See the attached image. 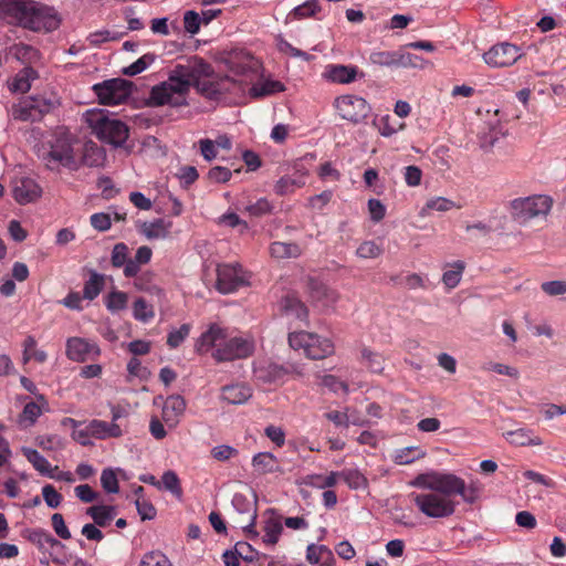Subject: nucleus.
<instances>
[{"mask_svg":"<svg viewBox=\"0 0 566 566\" xmlns=\"http://www.w3.org/2000/svg\"><path fill=\"white\" fill-rule=\"evenodd\" d=\"M411 486L428 490L422 493H410L409 497L418 510L431 518H443L455 512L457 502L451 496L460 495L467 503L479 499L480 490L474 484H465L464 480L452 473L429 471L418 474L409 482Z\"/></svg>","mask_w":566,"mask_h":566,"instance_id":"1","label":"nucleus"},{"mask_svg":"<svg viewBox=\"0 0 566 566\" xmlns=\"http://www.w3.org/2000/svg\"><path fill=\"white\" fill-rule=\"evenodd\" d=\"M195 348L199 354L210 353L218 363L245 359L255 350V338L251 334L230 336L228 329L213 323L196 340Z\"/></svg>","mask_w":566,"mask_h":566,"instance_id":"2","label":"nucleus"},{"mask_svg":"<svg viewBox=\"0 0 566 566\" xmlns=\"http://www.w3.org/2000/svg\"><path fill=\"white\" fill-rule=\"evenodd\" d=\"M76 144V138L67 129L60 128L50 136L45 143L46 147L43 146L39 156L51 170L60 167L77 170L80 160L75 150Z\"/></svg>","mask_w":566,"mask_h":566,"instance_id":"3","label":"nucleus"},{"mask_svg":"<svg viewBox=\"0 0 566 566\" xmlns=\"http://www.w3.org/2000/svg\"><path fill=\"white\" fill-rule=\"evenodd\" d=\"M185 72L182 64H177L170 70L168 78L151 88V103L157 106L170 105L176 107L186 105L190 86Z\"/></svg>","mask_w":566,"mask_h":566,"instance_id":"4","label":"nucleus"},{"mask_svg":"<svg viewBox=\"0 0 566 566\" xmlns=\"http://www.w3.org/2000/svg\"><path fill=\"white\" fill-rule=\"evenodd\" d=\"M84 119L92 133L104 143L119 147L128 138L129 129L127 125L111 116L104 109H88L84 114Z\"/></svg>","mask_w":566,"mask_h":566,"instance_id":"5","label":"nucleus"},{"mask_svg":"<svg viewBox=\"0 0 566 566\" xmlns=\"http://www.w3.org/2000/svg\"><path fill=\"white\" fill-rule=\"evenodd\" d=\"M553 207V199L546 195H533L510 201V213L514 221L526 224L533 219L545 218Z\"/></svg>","mask_w":566,"mask_h":566,"instance_id":"6","label":"nucleus"},{"mask_svg":"<svg viewBox=\"0 0 566 566\" xmlns=\"http://www.w3.org/2000/svg\"><path fill=\"white\" fill-rule=\"evenodd\" d=\"M289 345L294 350H303L310 359H324L335 349L331 339L304 331L290 333Z\"/></svg>","mask_w":566,"mask_h":566,"instance_id":"7","label":"nucleus"},{"mask_svg":"<svg viewBox=\"0 0 566 566\" xmlns=\"http://www.w3.org/2000/svg\"><path fill=\"white\" fill-rule=\"evenodd\" d=\"M333 105L340 118L353 124L363 123L371 112L369 103L355 94L340 95L335 98Z\"/></svg>","mask_w":566,"mask_h":566,"instance_id":"8","label":"nucleus"},{"mask_svg":"<svg viewBox=\"0 0 566 566\" xmlns=\"http://www.w3.org/2000/svg\"><path fill=\"white\" fill-rule=\"evenodd\" d=\"M254 377L264 384H283L289 375L301 377L304 375L302 365H281L272 361L260 363L253 368Z\"/></svg>","mask_w":566,"mask_h":566,"instance_id":"9","label":"nucleus"},{"mask_svg":"<svg viewBox=\"0 0 566 566\" xmlns=\"http://www.w3.org/2000/svg\"><path fill=\"white\" fill-rule=\"evenodd\" d=\"M99 104L119 105L124 103L130 95V84L122 78H112L97 83L93 86Z\"/></svg>","mask_w":566,"mask_h":566,"instance_id":"10","label":"nucleus"},{"mask_svg":"<svg viewBox=\"0 0 566 566\" xmlns=\"http://www.w3.org/2000/svg\"><path fill=\"white\" fill-rule=\"evenodd\" d=\"M248 283V276L240 264H221L218 266L216 287L220 293H232Z\"/></svg>","mask_w":566,"mask_h":566,"instance_id":"11","label":"nucleus"},{"mask_svg":"<svg viewBox=\"0 0 566 566\" xmlns=\"http://www.w3.org/2000/svg\"><path fill=\"white\" fill-rule=\"evenodd\" d=\"M34 3L32 0H0V18L27 29Z\"/></svg>","mask_w":566,"mask_h":566,"instance_id":"12","label":"nucleus"},{"mask_svg":"<svg viewBox=\"0 0 566 566\" xmlns=\"http://www.w3.org/2000/svg\"><path fill=\"white\" fill-rule=\"evenodd\" d=\"M32 11L27 29L35 32H51L59 28L61 19L53 8L35 2Z\"/></svg>","mask_w":566,"mask_h":566,"instance_id":"13","label":"nucleus"},{"mask_svg":"<svg viewBox=\"0 0 566 566\" xmlns=\"http://www.w3.org/2000/svg\"><path fill=\"white\" fill-rule=\"evenodd\" d=\"M521 55V50L516 45L500 43L485 52L483 59L492 67H505L515 63Z\"/></svg>","mask_w":566,"mask_h":566,"instance_id":"14","label":"nucleus"},{"mask_svg":"<svg viewBox=\"0 0 566 566\" xmlns=\"http://www.w3.org/2000/svg\"><path fill=\"white\" fill-rule=\"evenodd\" d=\"M53 106L54 103L45 98H29L14 106L12 115L20 120H36Z\"/></svg>","mask_w":566,"mask_h":566,"instance_id":"15","label":"nucleus"},{"mask_svg":"<svg viewBox=\"0 0 566 566\" xmlns=\"http://www.w3.org/2000/svg\"><path fill=\"white\" fill-rule=\"evenodd\" d=\"M66 357L70 360L83 363L101 354L96 343L82 337H70L66 340Z\"/></svg>","mask_w":566,"mask_h":566,"instance_id":"16","label":"nucleus"},{"mask_svg":"<svg viewBox=\"0 0 566 566\" xmlns=\"http://www.w3.org/2000/svg\"><path fill=\"white\" fill-rule=\"evenodd\" d=\"M323 77L328 82L345 85L355 82L357 77H364V73L359 72L356 65L328 64Z\"/></svg>","mask_w":566,"mask_h":566,"instance_id":"17","label":"nucleus"},{"mask_svg":"<svg viewBox=\"0 0 566 566\" xmlns=\"http://www.w3.org/2000/svg\"><path fill=\"white\" fill-rule=\"evenodd\" d=\"M186 406V400L180 395H171L167 397L163 403V421L169 428H175L184 416Z\"/></svg>","mask_w":566,"mask_h":566,"instance_id":"18","label":"nucleus"},{"mask_svg":"<svg viewBox=\"0 0 566 566\" xmlns=\"http://www.w3.org/2000/svg\"><path fill=\"white\" fill-rule=\"evenodd\" d=\"M45 410H48V401L44 396L39 395L38 401L25 403L22 412L19 415V426L23 429L32 427Z\"/></svg>","mask_w":566,"mask_h":566,"instance_id":"19","label":"nucleus"},{"mask_svg":"<svg viewBox=\"0 0 566 566\" xmlns=\"http://www.w3.org/2000/svg\"><path fill=\"white\" fill-rule=\"evenodd\" d=\"M41 196L40 186L31 178H22L15 181L13 187V197L21 203L25 205L34 201Z\"/></svg>","mask_w":566,"mask_h":566,"instance_id":"20","label":"nucleus"},{"mask_svg":"<svg viewBox=\"0 0 566 566\" xmlns=\"http://www.w3.org/2000/svg\"><path fill=\"white\" fill-rule=\"evenodd\" d=\"M256 63L252 57H245L243 61H237L235 57H232L229 61V67L232 72L233 76H242L243 78L237 80L232 78L233 83H239L240 86H247L254 77Z\"/></svg>","mask_w":566,"mask_h":566,"instance_id":"21","label":"nucleus"},{"mask_svg":"<svg viewBox=\"0 0 566 566\" xmlns=\"http://www.w3.org/2000/svg\"><path fill=\"white\" fill-rule=\"evenodd\" d=\"M280 310L287 317H292L307 325L308 311L294 295H286L280 301Z\"/></svg>","mask_w":566,"mask_h":566,"instance_id":"22","label":"nucleus"},{"mask_svg":"<svg viewBox=\"0 0 566 566\" xmlns=\"http://www.w3.org/2000/svg\"><path fill=\"white\" fill-rule=\"evenodd\" d=\"M263 543L265 545H275L283 532L282 521L272 511H266L263 522Z\"/></svg>","mask_w":566,"mask_h":566,"instance_id":"23","label":"nucleus"},{"mask_svg":"<svg viewBox=\"0 0 566 566\" xmlns=\"http://www.w3.org/2000/svg\"><path fill=\"white\" fill-rule=\"evenodd\" d=\"M232 505L239 513H250V523L243 527L244 532L251 537H258L259 533L255 530L256 510L241 493H235L232 499Z\"/></svg>","mask_w":566,"mask_h":566,"instance_id":"24","label":"nucleus"},{"mask_svg":"<svg viewBox=\"0 0 566 566\" xmlns=\"http://www.w3.org/2000/svg\"><path fill=\"white\" fill-rule=\"evenodd\" d=\"M252 397V389L244 384H233L222 387L221 399L231 405H242Z\"/></svg>","mask_w":566,"mask_h":566,"instance_id":"25","label":"nucleus"},{"mask_svg":"<svg viewBox=\"0 0 566 566\" xmlns=\"http://www.w3.org/2000/svg\"><path fill=\"white\" fill-rule=\"evenodd\" d=\"M172 228L170 220L159 218L154 221L144 222L140 232L149 240L166 239Z\"/></svg>","mask_w":566,"mask_h":566,"instance_id":"26","label":"nucleus"},{"mask_svg":"<svg viewBox=\"0 0 566 566\" xmlns=\"http://www.w3.org/2000/svg\"><path fill=\"white\" fill-rule=\"evenodd\" d=\"M29 539L39 548L50 551L51 554L64 548V545L43 528L33 530Z\"/></svg>","mask_w":566,"mask_h":566,"instance_id":"27","label":"nucleus"},{"mask_svg":"<svg viewBox=\"0 0 566 566\" xmlns=\"http://www.w3.org/2000/svg\"><path fill=\"white\" fill-rule=\"evenodd\" d=\"M504 438L514 446H542L543 441L538 436H535L532 430L520 428L513 431L503 433Z\"/></svg>","mask_w":566,"mask_h":566,"instance_id":"28","label":"nucleus"},{"mask_svg":"<svg viewBox=\"0 0 566 566\" xmlns=\"http://www.w3.org/2000/svg\"><path fill=\"white\" fill-rule=\"evenodd\" d=\"M229 77L220 81L214 82L211 80V77H206L205 80L197 81L196 83L191 84V86H195L196 90L203 96L209 98H216L218 95L222 94L226 91H230V87L228 86Z\"/></svg>","mask_w":566,"mask_h":566,"instance_id":"29","label":"nucleus"},{"mask_svg":"<svg viewBox=\"0 0 566 566\" xmlns=\"http://www.w3.org/2000/svg\"><path fill=\"white\" fill-rule=\"evenodd\" d=\"M90 430L91 433H93V438L101 440L119 438L123 434V430L119 424L96 419L90 421Z\"/></svg>","mask_w":566,"mask_h":566,"instance_id":"30","label":"nucleus"},{"mask_svg":"<svg viewBox=\"0 0 566 566\" xmlns=\"http://www.w3.org/2000/svg\"><path fill=\"white\" fill-rule=\"evenodd\" d=\"M184 69L186 70V80L190 87L191 84L197 81H201L213 75L212 66L202 59H196L191 65H184Z\"/></svg>","mask_w":566,"mask_h":566,"instance_id":"31","label":"nucleus"},{"mask_svg":"<svg viewBox=\"0 0 566 566\" xmlns=\"http://www.w3.org/2000/svg\"><path fill=\"white\" fill-rule=\"evenodd\" d=\"M252 465L259 474L280 472V462L271 452H260L252 458Z\"/></svg>","mask_w":566,"mask_h":566,"instance_id":"32","label":"nucleus"},{"mask_svg":"<svg viewBox=\"0 0 566 566\" xmlns=\"http://www.w3.org/2000/svg\"><path fill=\"white\" fill-rule=\"evenodd\" d=\"M106 158L105 151L102 147L93 142L84 145L83 155L80 160V166L86 165L88 167H99L104 164Z\"/></svg>","mask_w":566,"mask_h":566,"instance_id":"33","label":"nucleus"},{"mask_svg":"<svg viewBox=\"0 0 566 566\" xmlns=\"http://www.w3.org/2000/svg\"><path fill=\"white\" fill-rule=\"evenodd\" d=\"M86 514L91 516L97 526L105 527L116 516L115 506L112 505H93L86 510Z\"/></svg>","mask_w":566,"mask_h":566,"instance_id":"34","label":"nucleus"},{"mask_svg":"<svg viewBox=\"0 0 566 566\" xmlns=\"http://www.w3.org/2000/svg\"><path fill=\"white\" fill-rule=\"evenodd\" d=\"M270 253L275 259H295L301 256L302 248L294 242L275 241L270 245Z\"/></svg>","mask_w":566,"mask_h":566,"instance_id":"35","label":"nucleus"},{"mask_svg":"<svg viewBox=\"0 0 566 566\" xmlns=\"http://www.w3.org/2000/svg\"><path fill=\"white\" fill-rule=\"evenodd\" d=\"M21 452L40 474L45 476L50 474L53 467L38 450L23 447Z\"/></svg>","mask_w":566,"mask_h":566,"instance_id":"36","label":"nucleus"},{"mask_svg":"<svg viewBox=\"0 0 566 566\" xmlns=\"http://www.w3.org/2000/svg\"><path fill=\"white\" fill-rule=\"evenodd\" d=\"M460 206H458L454 201L444 198V197H434L429 199L426 205L421 208L419 214L420 217H428L431 211H438V212H447L451 209H459Z\"/></svg>","mask_w":566,"mask_h":566,"instance_id":"37","label":"nucleus"},{"mask_svg":"<svg viewBox=\"0 0 566 566\" xmlns=\"http://www.w3.org/2000/svg\"><path fill=\"white\" fill-rule=\"evenodd\" d=\"M104 285V275L97 273L96 271H92L90 279L84 283L83 298L87 301L95 300L103 291Z\"/></svg>","mask_w":566,"mask_h":566,"instance_id":"38","label":"nucleus"},{"mask_svg":"<svg viewBox=\"0 0 566 566\" xmlns=\"http://www.w3.org/2000/svg\"><path fill=\"white\" fill-rule=\"evenodd\" d=\"M36 78V72L32 67L21 70L10 84L13 92L25 93L31 87V82Z\"/></svg>","mask_w":566,"mask_h":566,"instance_id":"39","label":"nucleus"},{"mask_svg":"<svg viewBox=\"0 0 566 566\" xmlns=\"http://www.w3.org/2000/svg\"><path fill=\"white\" fill-rule=\"evenodd\" d=\"M426 457V451L419 447H406L396 450L394 454V462L399 465L410 464L419 459Z\"/></svg>","mask_w":566,"mask_h":566,"instance_id":"40","label":"nucleus"},{"mask_svg":"<svg viewBox=\"0 0 566 566\" xmlns=\"http://www.w3.org/2000/svg\"><path fill=\"white\" fill-rule=\"evenodd\" d=\"M449 266L450 269L443 272L442 282L447 289L452 290L459 285L465 264L462 261H455Z\"/></svg>","mask_w":566,"mask_h":566,"instance_id":"41","label":"nucleus"},{"mask_svg":"<svg viewBox=\"0 0 566 566\" xmlns=\"http://www.w3.org/2000/svg\"><path fill=\"white\" fill-rule=\"evenodd\" d=\"M339 479L344 480V482L354 490L365 489L368 485L367 479L364 474L357 469H346L338 472Z\"/></svg>","mask_w":566,"mask_h":566,"instance_id":"42","label":"nucleus"},{"mask_svg":"<svg viewBox=\"0 0 566 566\" xmlns=\"http://www.w3.org/2000/svg\"><path fill=\"white\" fill-rule=\"evenodd\" d=\"M306 559L313 565H319L326 559L333 560V552L325 545L310 544L306 548Z\"/></svg>","mask_w":566,"mask_h":566,"instance_id":"43","label":"nucleus"},{"mask_svg":"<svg viewBox=\"0 0 566 566\" xmlns=\"http://www.w3.org/2000/svg\"><path fill=\"white\" fill-rule=\"evenodd\" d=\"M349 408H346L345 411H329L325 415V417L332 421L336 427L347 428L349 424L354 426H363L365 421L361 418H350L348 413Z\"/></svg>","mask_w":566,"mask_h":566,"instance_id":"44","label":"nucleus"},{"mask_svg":"<svg viewBox=\"0 0 566 566\" xmlns=\"http://www.w3.org/2000/svg\"><path fill=\"white\" fill-rule=\"evenodd\" d=\"M284 91V85L280 81L266 80L250 88V94L253 97L268 96L274 93Z\"/></svg>","mask_w":566,"mask_h":566,"instance_id":"45","label":"nucleus"},{"mask_svg":"<svg viewBox=\"0 0 566 566\" xmlns=\"http://www.w3.org/2000/svg\"><path fill=\"white\" fill-rule=\"evenodd\" d=\"M12 54L23 63H33L39 60L40 53L31 45L19 43L11 48Z\"/></svg>","mask_w":566,"mask_h":566,"instance_id":"46","label":"nucleus"},{"mask_svg":"<svg viewBox=\"0 0 566 566\" xmlns=\"http://www.w3.org/2000/svg\"><path fill=\"white\" fill-rule=\"evenodd\" d=\"M36 444L45 451H57L65 447V440L59 434H44L35 439Z\"/></svg>","mask_w":566,"mask_h":566,"instance_id":"47","label":"nucleus"},{"mask_svg":"<svg viewBox=\"0 0 566 566\" xmlns=\"http://www.w3.org/2000/svg\"><path fill=\"white\" fill-rule=\"evenodd\" d=\"M398 53L392 51H376L370 53L369 61L378 66H397Z\"/></svg>","mask_w":566,"mask_h":566,"instance_id":"48","label":"nucleus"},{"mask_svg":"<svg viewBox=\"0 0 566 566\" xmlns=\"http://www.w3.org/2000/svg\"><path fill=\"white\" fill-rule=\"evenodd\" d=\"M133 316L139 322L147 323L154 318L155 312L153 307L147 304L144 298L140 297L134 302Z\"/></svg>","mask_w":566,"mask_h":566,"instance_id":"49","label":"nucleus"},{"mask_svg":"<svg viewBox=\"0 0 566 566\" xmlns=\"http://www.w3.org/2000/svg\"><path fill=\"white\" fill-rule=\"evenodd\" d=\"M159 483H160V488H164L165 490L171 492L177 497H180L182 495L180 480L174 471H171V470L166 471L163 474L161 481Z\"/></svg>","mask_w":566,"mask_h":566,"instance_id":"50","label":"nucleus"},{"mask_svg":"<svg viewBox=\"0 0 566 566\" xmlns=\"http://www.w3.org/2000/svg\"><path fill=\"white\" fill-rule=\"evenodd\" d=\"M361 361L373 373H380L384 369V358L380 354L374 353L368 348L361 349Z\"/></svg>","mask_w":566,"mask_h":566,"instance_id":"51","label":"nucleus"},{"mask_svg":"<svg viewBox=\"0 0 566 566\" xmlns=\"http://www.w3.org/2000/svg\"><path fill=\"white\" fill-rule=\"evenodd\" d=\"M101 484L106 493L116 494L119 492L118 479L114 469L107 468L102 471Z\"/></svg>","mask_w":566,"mask_h":566,"instance_id":"52","label":"nucleus"},{"mask_svg":"<svg viewBox=\"0 0 566 566\" xmlns=\"http://www.w3.org/2000/svg\"><path fill=\"white\" fill-rule=\"evenodd\" d=\"M155 62V55L151 53L144 54L137 61L128 65L123 70V73L128 76H134L143 71H145L148 66H150Z\"/></svg>","mask_w":566,"mask_h":566,"instance_id":"53","label":"nucleus"},{"mask_svg":"<svg viewBox=\"0 0 566 566\" xmlns=\"http://www.w3.org/2000/svg\"><path fill=\"white\" fill-rule=\"evenodd\" d=\"M308 484L317 489H328L334 486L339 480L338 472H331L327 475L313 474L308 476Z\"/></svg>","mask_w":566,"mask_h":566,"instance_id":"54","label":"nucleus"},{"mask_svg":"<svg viewBox=\"0 0 566 566\" xmlns=\"http://www.w3.org/2000/svg\"><path fill=\"white\" fill-rule=\"evenodd\" d=\"M128 296L126 293L120 291L111 292L107 297L105 305L111 312H118L127 306Z\"/></svg>","mask_w":566,"mask_h":566,"instance_id":"55","label":"nucleus"},{"mask_svg":"<svg viewBox=\"0 0 566 566\" xmlns=\"http://www.w3.org/2000/svg\"><path fill=\"white\" fill-rule=\"evenodd\" d=\"M244 210L252 217H263L270 214L273 210V206L265 198H261L253 203L245 206Z\"/></svg>","mask_w":566,"mask_h":566,"instance_id":"56","label":"nucleus"},{"mask_svg":"<svg viewBox=\"0 0 566 566\" xmlns=\"http://www.w3.org/2000/svg\"><path fill=\"white\" fill-rule=\"evenodd\" d=\"M402 129H405V123H394L389 115H385L379 119L378 130L384 137H390Z\"/></svg>","mask_w":566,"mask_h":566,"instance_id":"57","label":"nucleus"},{"mask_svg":"<svg viewBox=\"0 0 566 566\" xmlns=\"http://www.w3.org/2000/svg\"><path fill=\"white\" fill-rule=\"evenodd\" d=\"M317 11H319V4L317 0H307L303 4L297 6L291 12V15L295 19H305L313 17Z\"/></svg>","mask_w":566,"mask_h":566,"instance_id":"58","label":"nucleus"},{"mask_svg":"<svg viewBox=\"0 0 566 566\" xmlns=\"http://www.w3.org/2000/svg\"><path fill=\"white\" fill-rule=\"evenodd\" d=\"M200 14L193 10H188L184 13V28L185 31L191 35L197 34L201 27Z\"/></svg>","mask_w":566,"mask_h":566,"instance_id":"59","label":"nucleus"},{"mask_svg":"<svg viewBox=\"0 0 566 566\" xmlns=\"http://www.w3.org/2000/svg\"><path fill=\"white\" fill-rule=\"evenodd\" d=\"M190 329L189 324H182L178 329L171 331L167 337V345L177 348L189 336Z\"/></svg>","mask_w":566,"mask_h":566,"instance_id":"60","label":"nucleus"},{"mask_svg":"<svg viewBox=\"0 0 566 566\" xmlns=\"http://www.w3.org/2000/svg\"><path fill=\"white\" fill-rule=\"evenodd\" d=\"M381 252L382 249L375 241H365L357 248L356 254L363 259H375L378 258Z\"/></svg>","mask_w":566,"mask_h":566,"instance_id":"61","label":"nucleus"},{"mask_svg":"<svg viewBox=\"0 0 566 566\" xmlns=\"http://www.w3.org/2000/svg\"><path fill=\"white\" fill-rule=\"evenodd\" d=\"M42 496L46 505L51 509H56L62 503V495L51 484L42 488Z\"/></svg>","mask_w":566,"mask_h":566,"instance_id":"62","label":"nucleus"},{"mask_svg":"<svg viewBox=\"0 0 566 566\" xmlns=\"http://www.w3.org/2000/svg\"><path fill=\"white\" fill-rule=\"evenodd\" d=\"M541 289L549 296H559L566 293V281L555 280L543 282Z\"/></svg>","mask_w":566,"mask_h":566,"instance_id":"63","label":"nucleus"},{"mask_svg":"<svg viewBox=\"0 0 566 566\" xmlns=\"http://www.w3.org/2000/svg\"><path fill=\"white\" fill-rule=\"evenodd\" d=\"M139 566H171L166 556L160 553H147L140 560Z\"/></svg>","mask_w":566,"mask_h":566,"instance_id":"64","label":"nucleus"}]
</instances>
